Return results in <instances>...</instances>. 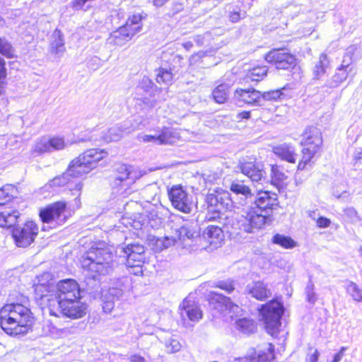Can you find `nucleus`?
<instances>
[{"mask_svg": "<svg viewBox=\"0 0 362 362\" xmlns=\"http://www.w3.org/2000/svg\"><path fill=\"white\" fill-rule=\"evenodd\" d=\"M118 175L116 176L115 182H119V184L129 185L134 182L135 177L132 175V172L126 165H120L118 168ZM117 184V182H116Z\"/></svg>", "mask_w": 362, "mask_h": 362, "instance_id": "cd10ccee", "label": "nucleus"}, {"mask_svg": "<svg viewBox=\"0 0 362 362\" xmlns=\"http://www.w3.org/2000/svg\"><path fill=\"white\" fill-rule=\"evenodd\" d=\"M0 325L8 334L18 335L28 332L33 321L30 310L21 303L5 305L0 310Z\"/></svg>", "mask_w": 362, "mask_h": 362, "instance_id": "39448f33", "label": "nucleus"}, {"mask_svg": "<svg viewBox=\"0 0 362 362\" xmlns=\"http://www.w3.org/2000/svg\"><path fill=\"white\" fill-rule=\"evenodd\" d=\"M80 298L67 300L57 303L55 310L57 314L71 319H78L86 315L87 305L81 302Z\"/></svg>", "mask_w": 362, "mask_h": 362, "instance_id": "9d476101", "label": "nucleus"}, {"mask_svg": "<svg viewBox=\"0 0 362 362\" xmlns=\"http://www.w3.org/2000/svg\"><path fill=\"white\" fill-rule=\"evenodd\" d=\"M48 139L42 138L37 140L32 148L33 154L35 156L44 153L50 152Z\"/></svg>", "mask_w": 362, "mask_h": 362, "instance_id": "4c0bfd02", "label": "nucleus"}, {"mask_svg": "<svg viewBox=\"0 0 362 362\" xmlns=\"http://www.w3.org/2000/svg\"><path fill=\"white\" fill-rule=\"evenodd\" d=\"M230 190L238 196L237 204L243 206V213L240 214L238 213L233 221L231 228L233 230L232 233L243 236L244 233H249V219L247 218L249 206H247L249 187L243 183H232Z\"/></svg>", "mask_w": 362, "mask_h": 362, "instance_id": "0eeeda50", "label": "nucleus"}, {"mask_svg": "<svg viewBox=\"0 0 362 362\" xmlns=\"http://www.w3.org/2000/svg\"><path fill=\"white\" fill-rule=\"evenodd\" d=\"M344 216L351 223H357L361 221L362 218L358 211L354 207H347L344 210Z\"/></svg>", "mask_w": 362, "mask_h": 362, "instance_id": "a18cd8bd", "label": "nucleus"}, {"mask_svg": "<svg viewBox=\"0 0 362 362\" xmlns=\"http://www.w3.org/2000/svg\"><path fill=\"white\" fill-rule=\"evenodd\" d=\"M175 244H177L179 246V243L177 236L165 237L163 239H158L156 241V245L160 249H166Z\"/></svg>", "mask_w": 362, "mask_h": 362, "instance_id": "de8ad7c7", "label": "nucleus"}, {"mask_svg": "<svg viewBox=\"0 0 362 362\" xmlns=\"http://www.w3.org/2000/svg\"><path fill=\"white\" fill-rule=\"evenodd\" d=\"M66 51L64 40L62 32L56 29L51 38L49 52L56 57H62Z\"/></svg>", "mask_w": 362, "mask_h": 362, "instance_id": "b1692460", "label": "nucleus"}, {"mask_svg": "<svg viewBox=\"0 0 362 362\" xmlns=\"http://www.w3.org/2000/svg\"><path fill=\"white\" fill-rule=\"evenodd\" d=\"M0 53L8 58L15 55V49L6 38H0Z\"/></svg>", "mask_w": 362, "mask_h": 362, "instance_id": "ea45409f", "label": "nucleus"}, {"mask_svg": "<svg viewBox=\"0 0 362 362\" xmlns=\"http://www.w3.org/2000/svg\"><path fill=\"white\" fill-rule=\"evenodd\" d=\"M356 50L357 48L354 45L350 46L349 47L347 48L345 54L343 57L341 67L347 70V68L349 66V65L351 64L353 61L352 56L354 55V52Z\"/></svg>", "mask_w": 362, "mask_h": 362, "instance_id": "c03bdc74", "label": "nucleus"}, {"mask_svg": "<svg viewBox=\"0 0 362 362\" xmlns=\"http://www.w3.org/2000/svg\"><path fill=\"white\" fill-rule=\"evenodd\" d=\"M105 294L107 297H110L115 301L118 300L123 296L124 291L119 288H110Z\"/></svg>", "mask_w": 362, "mask_h": 362, "instance_id": "4d7b16f0", "label": "nucleus"}, {"mask_svg": "<svg viewBox=\"0 0 362 362\" xmlns=\"http://www.w3.org/2000/svg\"><path fill=\"white\" fill-rule=\"evenodd\" d=\"M203 237L210 245L216 247H219L224 239L222 229L216 226H209L204 231Z\"/></svg>", "mask_w": 362, "mask_h": 362, "instance_id": "5701e85b", "label": "nucleus"}, {"mask_svg": "<svg viewBox=\"0 0 362 362\" xmlns=\"http://www.w3.org/2000/svg\"><path fill=\"white\" fill-rule=\"evenodd\" d=\"M264 164L261 161H250V209L260 212H271L274 206L277 204V196L265 189L267 184L265 177Z\"/></svg>", "mask_w": 362, "mask_h": 362, "instance_id": "7ed1b4c3", "label": "nucleus"}, {"mask_svg": "<svg viewBox=\"0 0 362 362\" xmlns=\"http://www.w3.org/2000/svg\"><path fill=\"white\" fill-rule=\"evenodd\" d=\"M230 88V85L225 83L216 86L212 92L214 101L218 104L224 103L228 98Z\"/></svg>", "mask_w": 362, "mask_h": 362, "instance_id": "c85d7f7f", "label": "nucleus"}, {"mask_svg": "<svg viewBox=\"0 0 362 362\" xmlns=\"http://www.w3.org/2000/svg\"><path fill=\"white\" fill-rule=\"evenodd\" d=\"M122 252L124 254H129L130 259H132L134 256H138L139 257L141 255H144L145 248L143 245L138 243H129L122 248Z\"/></svg>", "mask_w": 362, "mask_h": 362, "instance_id": "e433bc0d", "label": "nucleus"}, {"mask_svg": "<svg viewBox=\"0 0 362 362\" xmlns=\"http://www.w3.org/2000/svg\"><path fill=\"white\" fill-rule=\"evenodd\" d=\"M6 76L4 59L0 57V78H4Z\"/></svg>", "mask_w": 362, "mask_h": 362, "instance_id": "69168bd1", "label": "nucleus"}, {"mask_svg": "<svg viewBox=\"0 0 362 362\" xmlns=\"http://www.w3.org/2000/svg\"><path fill=\"white\" fill-rule=\"evenodd\" d=\"M235 98L236 100V104L240 107H242L245 104L248 103L249 90L237 89L235 92Z\"/></svg>", "mask_w": 362, "mask_h": 362, "instance_id": "79ce46f5", "label": "nucleus"}, {"mask_svg": "<svg viewBox=\"0 0 362 362\" xmlns=\"http://www.w3.org/2000/svg\"><path fill=\"white\" fill-rule=\"evenodd\" d=\"M141 20L142 16L139 13L133 14L128 18L124 26L129 30H132L134 28L138 29L139 33L141 29V25H140Z\"/></svg>", "mask_w": 362, "mask_h": 362, "instance_id": "58836bf2", "label": "nucleus"}, {"mask_svg": "<svg viewBox=\"0 0 362 362\" xmlns=\"http://www.w3.org/2000/svg\"><path fill=\"white\" fill-rule=\"evenodd\" d=\"M270 213L250 209V228H262L264 225H269L272 221Z\"/></svg>", "mask_w": 362, "mask_h": 362, "instance_id": "393cba45", "label": "nucleus"}, {"mask_svg": "<svg viewBox=\"0 0 362 362\" xmlns=\"http://www.w3.org/2000/svg\"><path fill=\"white\" fill-rule=\"evenodd\" d=\"M206 202L209 210L222 211L230 206V199L226 193H209L207 194Z\"/></svg>", "mask_w": 362, "mask_h": 362, "instance_id": "a211bd4d", "label": "nucleus"}, {"mask_svg": "<svg viewBox=\"0 0 362 362\" xmlns=\"http://www.w3.org/2000/svg\"><path fill=\"white\" fill-rule=\"evenodd\" d=\"M347 292L352 296L356 301H362V290L358 286L351 282L347 286Z\"/></svg>", "mask_w": 362, "mask_h": 362, "instance_id": "8fccbe9b", "label": "nucleus"}, {"mask_svg": "<svg viewBox=\"0 0 362 362\" xmlns=\"http://www.w3.org/2000/svg\"><path fill=\"white\" fill-rule=\"evenodd\" d=\"M137 33L138 29L134 28L132 30H129L124 26H122L111 33L108 42L110 44L117 46H123Z\"/></svg>", "mask_w": 362, "mask_h": 362, "instance_id": "412c9836", "label": "nucleus"}, {"mask_svg": "<svg viewBox=\"0 0 362 362\" xmlns=\"http://www.w3.org/2000/svg\"><path fill=\"white\" fill-rule=\"evenodd\" d=\"M264 59L275 64L278 69H288L296 63L295 57L283 49H273L265 55Z\"/></svg>", "mask_w": 362, "mask_h": 362, "instance_id": "f8f14e48", "label": "nucleus"}, {"mask_svg": "<svg viewBox=\"0 0 362 362\" xmlns=\"http://www.w3.org/2000/svg\"><path fill=\"white\" fill-rule=\"evenodd\" d=\"M221 211L209 210L208 209V213L206 216V218L208 221H216L221 218Z\"/></svg>", "mask_w": 362, "mask_h": 362, "instance_id": "680f3d73", "label": "nucleus"}, {"mask_svg": "<svg viewBox=\"0 0 362 362\" xmlns=\"http://www.w3.org/2000/svg\"><path fill=\"white\" fill-rule=\"evenodd\" d=\"M165 347L168 353H176L182 347L180 341L175 339L170 338L165 341Z\"/></svg>", "mask_w": 362, "mask_h": 362, "instance_id": "3c124183", "label": "nucleus"}, {"mask_svg": "<svg viewBox=\"0 0 362 362\" xmlns=\"http://www.w3.org/2000/svg\"><path fill=\"white\" fill-rule=\"evenodd\" d=\"M214 287L219 288L228 293H230L235 290L233 281L230 279L218 281L214 283Z\"/></svg>", "mask_w": 362, "mask_h": 362, "instance_id": "49530a36", "label": "nucleus"}, {"mask_svg": "<svg viewBox=\"0 0 362 362\" xmlns=\"http://www.w3.org/2000/svg\"><path fill=\"white\" fill-rule=\"evenodd\" d=\"M16 189L11 185L0 188V205H4L16 197Z\"/></svg>", "mask_w": 362, "mask_h": 362, "instance_id": "473e14b6", "label": "nucleus"}, {"mask_svg": "<svg viewBox=\"0 0 362 362\" xmlns=\"http://www.w3.org/2000/svg\"><path fill=\"white\" fill-rule=\"evenodd\" d=\"M66 203L63 202H57L53 204L47 206L46 208L41 209L40 211V217L43 223H52L56 221L61 223L64 221L65 218H61L62 213L66 209Z\"/></svg>", "mask_w": 362, "mask_h": 362, "instance_id": "4468645a", "label": "nucleus"}, {"mask_svg": "<svg viewBox=\"0 0 362 362\" xmlns=\"http://www.w3.org/2000/svg\"><path fill=\"white\" fill-rule=\"evenodd\" d=\"M49 279H52L51 274L48 272L44 273L40 279H39L38 284L35 286V291L37 293L42 292V293L38 295L44 303H47L49 314L58 317V314L55 310L57 303L81 298V291L75 280L64 279L57 284L56 293H49L47 289L49 286L45 281L48 282Z\"/></svg>", "mask_w": 362, "mask_h": 362, "instance_id": "f03ea898", "label": "nucleus"}, {"mask_svg": "<svg viewBox=\"0 0 362 362\" xmlns=\"http://www.w3.org/2000/svg\"><path fill=\"white\" fill-rule=\"evenodd\" d=\"M250 362H276L274 346L269 342L258 345L250 354Z\"/></svg>", "mask_w": 362, "mask_h": 362, "instance_id": "2eb2a0df", "label": "nucleus"}, {"mask_svg": "<svg viewBox=\"0 0 362 362\" xmlns=\"http://www.w3.org/2000/svg\"><path fill=\"white\" fill-rule=\"evenodd\" d=\"M38 233V227L33 221H28L21 226H17L12 230V236L18 247H26L35 240Z\"/></svg>", "mask_w": 362, "mask_h": 362, "instance_id": "1a4fd4ad", "label": "nucleus"}, {"mask_svg": "<svg viewBox=\"0 0 362 362\" xmlns=\"http://www.w3.org/2000/svg\"><path fill=\"white\" fill-rule=\"evenodd\" d=\"M258 310L266 332L272 337L276 338L281 331V319L284 312L283 304L272 300L262 305Z\"/></svg>", "mask_w": 362, "mask_h": 362, "instance_id": "423d86ee", "label": "nucleus"}, {"mask_svg": "<svg viewBox=\"0 0 362 362\" xmlns=\"http://www.w3.org/2000/svg\"><path fill=\"white\" fill-rule=\"evenodd\" d=\"M273 153L276 156L283 160H286L291 163H295L296 160V153L295 148L288 144H282L279 146H274Z\"/></svg>", "mask_w": 362, "mask_h": 362, "instance_id": "4be33fe9", "label": "nucleus"}, {"mask_svg": "<svg viewBox=\"0 0 362 362\" xmlns=\"http://www.w3.org/2000/svg\"><path fill=\"white\" fill-rule=\"evenodd\" d=\"M168 194L175 209L185 214L192 211L194 206L192 196L182 185H173L168 188Z\"/></svg>", "mask_w": 362, "mask_h": 362, "instance_id": "6e6552de", "label": "nucleus"}, {"mask_svg": "<svg viewBox=\"0 0 362 362\" xmlns=\"http://www.w3.org/2000/svg\"><path fill=\"white\" fill-rule=\"evenodd\" d=\"M124 257L127 259V264L131 267H138L144 262V255H141V257L134 256L133 258L130 259L129 254H124Z\"/></svg>", "mask_w": 362, "mask_h": 362, "instance_id": "603ef678", "label": "nucleus"}, {"mask_svg": "<svg viewBox=\"0 0 362 362\" xmlns=\"http://www.w3.org/2000/svg\"><path fill=\"white\" fill-rule=\"evenodd\" d=\"M107 155L104 151H98L97 149H89L73 160L69 164L67 170L62 175L56 176L45 185V189H56L68 184L70 177H78L88 173L96 168L98 163Z\"/></svg>", "mask_w": 362, "mask_h": 362, "instance_id": "20e7f679", "label": "nucleus"}, {"mask_svg": "<svg viewBox=\"0 0 362 362\" xmlns=\"http://www.w3.org/2000/svg\"><path fill=\"white\" fill-rule=\"evenodd\" d=\"M300 144L305 148H310L313 150L319 151L322 144V134L316 127L307 128L303 136Z\"/></svg>", "mask_w": 362, "mask_h": 362, "instance_id": "f3484780", "label": "nucleus"}, {"mask_svg": "<svg viewBox=\"0 0 362 362\" xmlns=\"http://www.w3.org/2000/svg\"><path fill=\"white\" fill-rule=\"evenodd\" d=\"M180 315L183 320L187 318L192 322H197L202 318V312L199 305L189 298L183 300L180 305Z\"/></svg>", "mask_w": 362, "mask_h": 362, "instance_id": "dca6fc26", "label": "nucleus"}, {"mask_svg": "<svg viewBox=\"0 0 362 362\" xmlns=\"http://www.w3.org/2000/svg\"><path fill=\"white\" fill-rule=\"evenodd\" d=\"M306 296L308 301L314 303L316 301V296L314 292V285L310 284L306 287Z\"/></svg>", "mask_w": 362, "mask_h": 362, "instance_id": "13d9d810", "label": "nucleus"}, {"mask_svg": "<svg viewBox=\"0 0 362 362\" xmlns=\"http://www.w3.org/2000/svg\"><path fill=\"white\" fill-rule=\"evenodd\" d=\"M328 66L329 60L327 55L325 54H321L319 60L316 62L313 69L314 78L316 79L321 78L325 74Z\"/></svg>", "mask_w": 362, "mask_h": 362, "instance_id": "2f4dec72", "label": "nucleus"}, {"mask_svg": "<svg viewBox=\"0 0 362 362\" xmlns=\"http://www.w3.org/2000/svg\"><path fill=\"white\" fill-rule=\"evenodd\" d=\"M173 74L170 71L165 69H160L156 75V81L158 83H168L172 81Z\"/></svg>", "mask_w": 362, "mask_h": 362, "instance_id": "09e8293b", "label": "nucleus"}, {"mask_svg": "<svg viewBox=\"0 0 362 362\" xmlns=\"http://www.w3.org/2000/svg\"><path fill=\"white\" fill-rule=\"evenodd\" d=\"M272 243L285 249H291L296 246V243L288 236L276 233L272 238Z\"/></svg>", "mask_w": 362, "mask_h": 362, "instance_id": "c9c22d12", "label": "nucleus"}, {"mask_svg": "<svg viewBox=\"0 0 362 362\" xmlns=\"http://www.w3.org/2000/svg\"><path fill=\"white\" fill-rule=\"evenodd\" d=\"M250 294L259 300H264L272 296V292L262 282L258 281L250 289Z\"/></svg>", "mask_w": 362, "mask_h": 362, "instance_id": "c756f323", "label": "nucleus"}, {"mask_svg": "<svg viewBox=\"0 0 362 362\" xmlns=\"http://www.w3.org/2000/svg\"><path fill=\"white\" fill-rule=\"evenodd\" d=\"M271 176L272 184L279 189L284 187L287 180V176L279 170L277 165L272 167Z\"/></svg>", "mask_w": 362, "mask_h": 362, "instance_id": "f704fd0d", "label": "nucleus"}, {"mask_svg": "<svg viewBox=\"0 0 362 362\" xmlns=\"http://www.w3.org/2000/svg\"><path fill=\"white\" fill-rule=\"evenodd\" d=\"M235 327L240 332L248 334L249 333V320L247 317L239 318L235 321Z\"/></svg>", "mask_w": 362, "mask_h": 362, "instance_id": "5fc2aeb1", "label": "nucleus"}, {"mask_svg": "<svg viewBox=\"0 0 362 362\" xmlns=\"http://www.w3.org/2000/svg\"><path fill=\"white\" fill-rule=\"evenodd\" d=\"M281 95L280 90L261 93L255 89H250V105L263 106L268 101L279 99Z\"/></svg>", "mask_w": 362, "mask_h": 362, "instance_id": "6ab92c4d", "label": "nucleus"}, {"mask_svg": "<svg viewBox=\"0 0 362 362\" xmlns=\"http://www.w3.org/2000/svg\"><path fill=\"white\" fill-rule=\"evenodd\" d=\"M178 134L172 128L163 127L155 134H144L139 139L146 143L156 145H167L175 144L179 140Z\"/></svg>", "mask_w": 362, "mask_h": 362, "instance_id": "9b49d317", "label": "nucleus"}, {"mask_svg": "<svg viewBox=\"0 0 362 362\" xmlns=\"http://www.w3.org/2000/svg\"><path fill=\"white\" fill-rule=\"evenodd\" d=\"M346 349V347L342 346L340 349V351L334 356V358H333V360L332 362H339L341 360L342 357L344 356V353Z\"/></svg>", "mask_w": 362, "mask_h": 362, "instance_id": "0e129e2a", "label": "nucleus"}, {"mask_svg": "<svg viewBox=\"0 0 362 362\" xmlns=\"http://www.w3.org/2000/svg\"><path fill=\"white\" fill-rule=\"evenodd\" d=\"M267 68L265 66H257L250 69V81H259L266 76Z\"/></svg>", "mask_w": 362, "mask_h": 362, "instance_id": "a19ab883", "label": "nucleus"}, {"mask_svg": "<svg viewBox=\"0 0 362 362\" xmlns=\"http://www.w3.org/2000/svg\"><path fill=\"white\" fill-rule=\"evenodd\" d=\"M129 362H146L144 357L139 354H133L129 357Z\"/></svg>", "mask_w": 362, "mask_h": 362, "instance_id": "e2e57ef3", "label": "nucleus"}, {"mask_svg": "<svg viewBox=\"0 0 362 362\" xmlns=\"http://www.w3.org/2000/svg\"><path fill=\"white\" fill-rule=\"evenodd\" d=\"M194 40L198 46H202L204 42V37L202 35H196L194 37Z\"/></svg>", "mask_w": 362, "mask_h": 362, "instance_id": "338daca9", "label": "nucleus"}, {"mask_svg": "<svg viewBox=\"0 0 362 362\" xmlns=\"http://www.w3.org/2000/svg\"><path fill=\"white\" fill-rule=\"evenodd\" d=\"M19 216L20 213L17 210H5L0 212V227L10 228L13 226Z\"/></svg>", "mask_w": 362, "mask_h": 362, "instance_id": "bb28decb", "label": "nucleus"}, {"mask_svg": "<svg viewBox=\"0 0 362 362\" xmlns=\"http://www.w3.org/2000/svg\"><path fill=\"white\" fill-rule=\"evenodd\" d=\"M318 151L313 150L310 148L303 147L302 149V158L298 165V170H303L307 166H312V159Z\"/></svg>", "mask_w": 362, "mask_h": 362, "instance_id": "7c9ffc66", "label": "nucleus"}, {"mask_svg": "<svg viewBox=\"0 0 362 362\" xmlns=\"http://www.w3.org/2000/svg\"><path fill=\"white\" fill-rule=\"evenodd\" d=\"M115 255L107 247H93L86 252L81 257V264L88 274L84 279L85 286L81 289L93 298L101 295L100 280L99 276L112 273L117 266Z\"/></svg>", "mask_w": 362, "mask_h": 362, "instance_id": "f257e3e1", "label": "nucleus"}, {"mask_svg": "<svg viewBox=\"0 0 362 362\" xmlns=\"http://www.w3.org/2000/svg\"><path fill=\"white\" fill-rule=\"evenodd\" d=\"M347 76V70L340 66L337 69L332 78L327 81L326 86L329 88L337 87L346 79Z\"/></svg>", "mask_w": 362, "mask_h": 362, "instance_id": "72a5a7b5", "label": "nucleus"}, {"mask_svg": "<svg viewBox=\"0 0 362 362\" xmlns=\"http://www.w3.org/2000/svg\"><path fill=\"white\" fill-rule=\"evenodd\" d=\"M50 152L52 151H59L64 148L66 144L62 137L55 136L48 139Z\"/></svg>", "mask_w": 362, "mask_h": 362, "instance_id": "37998d69", "label": "nucleus"}, {"mask_svg": "<svg viewBox=\"0 0 362 362\" xmlns=\"http://www.w3.org/2000/svg\"><path fill=\"white\" fill-rule=\"evenodd\" d=\"M131 130L125 124H117L109 128L102 136V140L106 143L119 141L123 133L129 132Z\"/></svg>", "mask_w": 362, "mask_h": 362, "instance_id": "a878e982", "label": "nucleus"}, {"mask_svg": "<svg viewBox=\"0 0 362 362\" xmlns=\"http://www.w3.org/2000/svg\"><path fill=\"white\" fill-rule=\"evenodd\" d=\"M179 246L186 248L191 246L194 239L199 236L197 225L194 223H186L175 232Z\"/></svg>", "mask_w": 362, "mask_h": 362, "instance_id": "ddd939ff", "label": "nucleus"}, {"mask_svg": "<svg viewBox=\"0 0 362 362\" xmlns=\"http://www.w3.org/2000/svg\"><path fill=\"white\" fill-rule=\"evenodd\" d=\"M156 187L154 185H148L142 189L141 194L146 202H150L151 199H153V196L156 194Z\"/></svg>", "mask_w": 362, "mask_h": 362, "instance_id": "864d4df0", "label": "nucleus"}, {"mask_svg": "<svg viewBox=\"0 0 362 362\" xmlns=\"http://www.w3.org/2000/svg\"><path fill=\"white\" fill-rule=\"evenodd\" d=\"M210 303L214 305L215 309L221 312L228 310L230 312L235 313L239 309L237 305L232 303L230 298L216 292L211 293Z\"/></svg>", "mask_w": 362, "mask_h": 362, "instance_id": "aec40b11", "label": "nucleus"}, {"mask_svg": "<svg viewBox=\"0 0 362 362\" xmlns=\"http://www.w3.org/2000/svg\"><path fill=\"white\" fill-rule=\"evenodd\" d=\"M319 355H320V354L317 351V350H315L314 354L310 356L309 361L310 362H317L318 361Z\"/></svg>", "mask_w": 362, "mask_h": 362, "instance_id": "774afa93", "label": "nucleus"}, {"mask_svg": "<svg viewBox=\"0 0 362 362\" xmlns=\"http://www.w3.org/2000/svg\"><path fill=\"white\" fill-rule=\"evenodd\" d=\"M245 15H246V13L245 11L240 12V11H233L230 12V16H229V19L231 22L235 23V22L238 21L240 18H245Z\"/></svg>", "mask_w": 362, "mask_h": 362, "instance_id": "bf43d9fd", "label": "nucleus"}, {"mask_svg": "<svg viewBox=\"0 0 362 362\" xmlns=\"http://www.w3.org/2000/svg\"><path fill=\"white\" fill-rule=\"evenodd\" d=\"M317 226L321 228H328L331 224V221L324 216L319 217L316 221Z\"/></svg>", "mask_w": 362, "mask_h": 362, "instance_id": "052dcab7", "label": "nucleus"}, {"mask_svg": "<svg viewBox=\"0 0 362 362\" xmlns=\"http://www.w3.org/2000/svg\"><path fill=\"white\" fill-rule=\"evenodd\" d=\"M102 298V306L104 312L106 313H110L115 307V301L113 299L110 298V297H107L106 294L103 295Z\"/></svg>", "mask_w": 362, "mask_h": 362, "instance_id": "6e6d98bb", "label": "nucleus"}]
</instances>
